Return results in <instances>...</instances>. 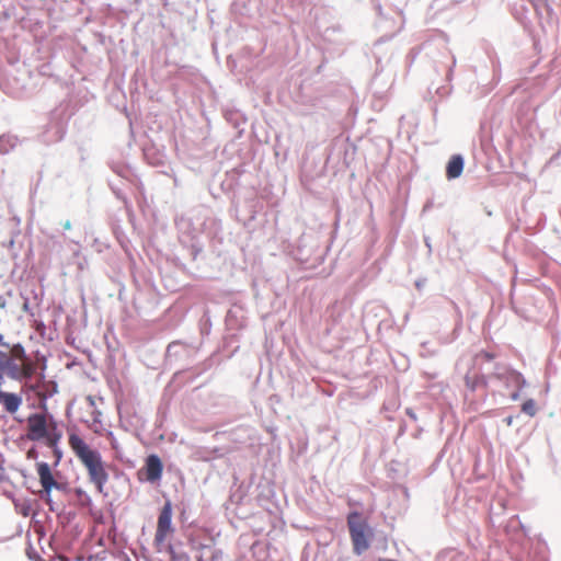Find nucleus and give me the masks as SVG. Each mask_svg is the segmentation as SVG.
Returning a JSON list of instances; mask_svg holds the SVG:
<instances>
[{
	"label": "nucleus",
	"instance_id": "nucleus-5",
	"mask_svg": "<svg viewBox=\"0 0 561 561\" xmlns=\"http://www.w3.org/2000/svg\"><path fill=\"white\" fill-rule=\"evenodd\" d=\"M173 533L174 528L172 526V504L170 501H167L159 513L153 540L154 546L159 551L163 547L167 538L170 537Z\"/></svg>",
	"mask_w": 561,
	"mask_h": 561
},
{
	"label": "nucleus",
	"instance_id": "nucleus-15",
	"mask_svg": "<svg viewBox=\"0 0 561 561\" xmlns=\"http://www.w3.org/2000/svg\"><path fill=\"white\" fill-rule=\"evenodd\" d=\"M505 422H506V424H507L508 426H510V425H512V423H513V417H512V416L506 417Z\"/></svg>",
	"mask_w": 561,
	"mask_h": 561
},
{
	"label": "nucleus",
	"instance_id": "nucleus-10",
	"mask_svg": "<svg viewBox=\"0 0 561 561\" xmlns=\"http://www.w3.org/2000/svg\"><path fill=\"white\" fill-rule=\"evenodd\" d=\"M465 383H466V387L472 391H474L479 386H486L484 378L477 374H474V375L467 374L465 376Z\"/></svg>",
	"mask_w": 561,
	"mask_h": 561
},
{
	"label": "nucleus",
	"instance_id": "nucleus-11",
	"mask_svg": "<svg viewBox=\"0 0 561 561\" xmlns=\"http://www.w3.org/2000/svg\"><path fill=\"white\" fill-rule=\"evenodd\" d=\"M522 411L529 416H535L537 409L533 399L526 400L522 405Z\"/></svg>",
	"mask_w": 561,
	"mask_h": 561
},
{
	"label": "nucleus",
	"instance_id": "nucleus-18",
	"mask_svg": "<svg viewBox=\"0 0 561 561\" xmlns=\"http://www.w3.org/2000/svg\"><path fill=\"white\" fill-rule=\"evenodd\" d=\"M408 414H409L410 416H412L413 419L415 417V416H414V414H413V413H410L409 411H408Z\"/></svg>",
	"mask_w": 561,
	"mask_h": 561
},
{
	"label": "nucleus",
	"instance_id": "nucleus-13",
	"mask_svg": "<svg viewBox=\"0 0 561 561\" xmlns=\"http://www.w3.org/2000/svg\"><path fill=\"white\" fill-rule=\"evenodd\" d=\"M495 358V354L488 352V351H481L476 355V359H482L485 362H490Z\"/></svg>",
	"mask_w": 561,
	"mask_h": 561
},
{
	"label": "nucleus",
	"instance_id": "nucleus-9",
	"mask_svg": "<svg viewBox=\"0 0 561 561\" xmlns=\"http://www.w3.org/2000/svg\"><path fill=\"white\" fill-rule=\"evenodd\" d=\"M463 170V159L460 154H455L450 158L446 167L447 179H457L461 175Z\"/></svg>",
	"mask_w": 561,
	"mask_h": 561
},
{
	"label": "nucleus",
	"instance_id": "nucleus-8",
	"mask_svg": "<svg viewBox=\"0 0 561 561\" xmlns=\"http://www.w3.org/2000/svg\"><path fill=\"white\" fill-rule=\"evenodd\" d=\"M22 401L20 394L0 390V405H2L8 413H15L20 409Z\"/></svg>",
	"mask_w": 561,
	"mask_h": 561
},
{
	"label": "nucleus",
	"instance_id": "nucleus-14",
	"mask_svg": "<svg viewBox=\"0 0 561 561\" xmlns=\"http://www.w3.org/2000/svg\"><path fill=\"white\" fill-rule=\"evenodd\" d=\"M0 346L4 347L7 350L5 352L10 351L12 347V345L4 342L2 334H0Z\"/></svg>",
	"mask_w": 561,
	"mask_h": 561
},
{
	"label": "nucleus",
	"instance_id": "nucleus-7",
	"mask_svg": "<svg viewBox=\"0 0 561 561\" xmlns=\"http://www.w3.org/2000/svg\"><path fill=\"white\" fill-rule=\"evenodd\" d=\"M146 480L156 482L161 479L163 472V465L157 455H149L146 459L145 467Z\"/></svg>",
	"mask_w": 561,
	"mask_h": 561
},
{
	"label": "nucleus",
	"instance_id": "nucleus-12",
	"mask_svg": "<svg viewBox=\"0 0 561 561\" xmlns=\"http://www.w3.org/2000/svg\"><path fill=\"white\" fill-rule=\"evenodd\" d=\"M76 495L81 505L88 506L91 503L90 496L81 489L76 490Z\"/></svg>",
	"mask_w": 561,
	"mask_h": 561
},
{
	"label": "nucleus",
	"instance_id": "nucleus-16",
	"mask_svg": "<svg viewBox=\"0 0 561 561\" xmlns=\"http://www.w3.org/2000/svg\"><path fill=\"white\" fill-rule=\"evenodd\" d=\"M25 386H26L30 390H32V391H36V386H34V385H27V383H26Z\"/></svg>",
	"mask_w": 561,
	"mask_h": 561
},
{
	"label": "nucleus",
	"instance_id": "nucleus-1",
	"mask_svg": "<svg viewBox=\"0 0 561 561\" xmlns=\"http://www.w3.org/2000/svg\"><path fill=\"white\" fill-rule=\"evenodd\" d=\"M68 444L75 456L87 469L90 482L95 485L100 493H103L104 486L108 481V473L105 470L101 454L91 448L90 445L76 433L69 434Z\"/></svg>",
	"mask_w": 561,
	"mask_h": 561
},
{
	"label": "nucleus",
	"instance_id": "nucleus-2",
	"mask_svg": "<svg viewBox=\"0 0 561 561\" xmlns=\"http://www.w3.org/2000/svg\"><path fill=\"white\" fill-rule=\"evenodd\" d=\"M36 365L25 354L21 344H14L10 351H0V373L7 377L22 381L31 378Z\"/></svg>",
	"mask_w": 561,
	"mask_h": 561
},
{
	"label": "nucleus",
	"instance_id": "nucleus-17",
	"mask_svg": "<svg viewBox=\"0 0 561 561\" xmlns=\"http://www.w3.org/2000/svg\"><path fill=\"white\" fill-rule=\"evenodd\" d=\"M27 457H28V458H32V457H33V450H30V451L27 453Z\"/></svg>",
	"mask_w": 561,
	"mask_h": 561
},
{
	"label": "nucleus",
	"instance_id": "nucleus-6",
	"mask_svg": "<svg viewBox=\"0 0 561 561\" xmlns=\"http://www.w3.org/2000/svg\"><path fill=\"white\" fill-rule=\"evenodd\" d=\"M36 472L38 476L39 483L42 485L39 496L44 499L47 504H50V494L53 489L60 490L62 488V484L55 479L50 466L47 462H37Z\"/></svg>",
	"mask_w": 561,
	"mask_h": 561
},
{
	"label": "nucleus",
	"instance_id": "nucleus-3",
	"mask_svg": "<svg viewBox=\"0 0 561 561\" xmlns=\"http://www.w3.org/2000/svg\"><path fill=\"white\" fill-rule=\"evenodd\" d=\"M26 437L32 442L44 440L48 447L56 448L61 439V431L53 416L33 413L26 421Z\"/></svg>",
	"mask_w": 561,
	"mask_h": 561
},
{
	"label": "nucleus",
	"instance_id": "nucleus-4",
	"mask_svg": "<svg viewBox=\"0 0 561 561\" xmlns=\"http://www.w3.org/2000/svg\"><path fill=\"white\" fill-rule=\"evenodd\" d=\"M347 527L353 545V551L359 556L368 550L370 547V539L374 534L367 520L362 517L359 512H351L347 515Z\"/></svg>",
	"mask_w": 561,
	"mask_h": 561
}]
</instances>
